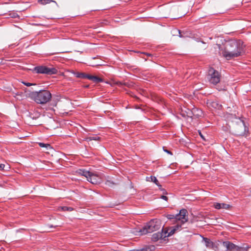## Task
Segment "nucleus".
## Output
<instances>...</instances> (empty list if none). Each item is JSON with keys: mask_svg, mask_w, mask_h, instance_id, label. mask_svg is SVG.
Returning <instances> with one entry per match:
<instances>
[{"mask_svg": "<svg viewBox=\"0 0 251 251\" xmlns=\"http://www.w3.org/2000/svg\"><path fill=\"white\" fill-rule=\"evenodd\" d=\"M216 46L219 49V54L227 60L241 56L244 52L245 46L241 40H230L225 46L220 44H216Z\"/></svg>", "mask_w": 251, "mask_h": 251, "instance_id": "nucleus-1", "label": "nucleus"}, {"mask_svg": "<svg viewBox=\"0 0 251 251\" xmlns=\"http://www.w3.org/2000/svg\"><path fill=\"white\" fill-rule=\"evenodd\" d=\"M29 97L37 104H44L51 100V94L49 90L43 89L30 92Z\"/></svg>", "mask_w": 251, "mask_h": 251, "instance_id": "nucleus-2", "label": "nucleus"}, {"mask_svg": "<svg viewBox=\"0 0 251 251\" xmlns=\"http://www.w3.org/2000/svg\"><path fill=\"white\" fill-rule=\"evenodd\" d=\"M161 227V222L156 219L151 220L140 230L142 234H146L157 230Z\"/></svg>", "mask_w": 251, "mask_h": 251, "instance_id": "nucleus-3", "label": "nucleus"}, {"mask_svg": "<svg viewBox=\"0 0 251 251\" xmlns=\"http://www.w3.org/2000/svg\"><path fill=\"white\" fill-rule=\"evenodd\" d=\"M220 73L213 68H210L208 71L207 79L210 83L216 85L221 80Z\"/></svg>", "mask_w": 251, "mask_h": 251, "instance_id": "nucleus-4", "label": "nucleus"}, {"mask_svg": "<svg viewBox=\"0 0 251 251\" xmlns=\"http://www.w3.org/2000/svg\"><path fill=\"white\" fill-rule=\"evenodd\" d=\"M188 211L185 209H182L180 210L179 213L176 214H168L167 218L169 220L175 219L176 221H180L181 223L184 224L188 221V217L186 214Z\"/></svg>", "mask_w": 251, "mask_h": 251, "instance_id": "nucleus-5", "label": "nucleus"}, {"mask_svg": "<svg viewBox=\"0 0 251 251\" xmlns=\"http://www.w3.org/2000/svg\"><path fill=\"white\" fill-rule=\"evenodd\" d=\"M33 71L37 74H45L47 75H55L57 70L54 67H48L46 66H38L34 67Z\"/></svg>", "mask_w": 251, "mask_h": 251, "instance_id": "nucleus-6", "label": "nucleus"}, {"mask_svg": "<svg viewBox=\"0 0 251 251\" xmlns=\"http://www.w3.org/2000/svg\"><path fill=\"white\" fill-rule=\"evenodd\" d=\"M248 133L249 128L243 121L241 124L238 125L235 128V134L237 136H247Z\"/></svg>", "mask_w": 251, "mask_h": 251, "instance_id": "nucleus-7", "label": "nucleus"}, {"mask_svg": "<svg viewBox=\"0 0 251 251\" xmlns=\"http://www.w3.org/2000/svg\"><path fill=\"white\" fill-rule=\"evenodd\" d=\"M223 246L226 248V251H243V248L235 245L229 241H225Z\"/></svg>", "mask_w": 251, "mask_h": 251, "instance_id": "nucleus-8", "label": "nucleus"}, {"mask_svg": "<svg viewBox=\"0 0 251 251\" xmlns=\"http://www.w3.org/2000/svg\"><path fill=\"white\" fill-rule=\"evenodd\" d=\"M87 180L92 184H96L100 182L101 178L99 175L91 172Z\"/></svg>", "mask_w": 251, "mask_h": 251, "instance_id": "nucleus-9", "label": "nucleus"}, {"mask_svg": "<svg viewBox=\"0 0 251 251\" xmlns=\"http://www.w3.org/2000/svg\"><path fill=\"white\" fill-rule=\"evenodd\" d=\"M164 234V228H162L161 232H157L152 234L151 240L154 242L157 241L159 239H164L165 238Z\"/></svg>", "mask_w": 251, "mask_h": 251, "instance_id": "nucleus-10", "label": "nucleus"}, {"mask_svg": "<svg viewBox=\"0 0 251 251\" xmlns=\"http://www.w3.org/2000/svg\"><path fill=\"white\" fill-rule=\"evenodd\" d=\"M146 179L147 181L154 182L157 186H158L159 189L163 191V194H167L165 190L162 188L161 185L159 184L157 179L155 176H151L150 177H147Z\"/></svg>", "mask_w": 251, "mask_h": 251, "instance_id": "nucleus-11", "label": "nucleus"}, {"mask_svg": "<svg viewBox=\"0 0 251 251\" xmlns=\"http://www.w3.org/2000/svg\"><path fill=\"white\" fill-rule=\"evenodd\" d=\"M207 104L209 107L217 109H220L222 107V105L217 100H208Z\"/></svg>", "mask_w": 251, "mask_h": 251, "instance_id": "nucleus-12", "label": "nucleus"}, {"mask_svg": "<svg viewBox=\"0 0 251 251\" xmlns=\"http://www.w3.org/2000/svg\"><path fill=\"white\" fill-rule=\"evenodd\" d=\"M203 116V112L201 110L196 107L193 108V118L197 119Z\"/></svg>", "mask_w": 251, "mask_h": 251, "instance_id": "nucleus-13", "label": "nucleus"}, {"mask_svg": "<svg viewBox=\"0 0 251 251\" xmlns=\"http://www.w3.org/2000/svg\"><path fill=\"white\" fill-rule=\"evenodd\" d=\"M203 240L204 241L205 245L207 248L212 249H214L215 247V244L210 239L203 237Z\"/></svg>", "mask_w": 251, "mask_h": 251, "instance_id": "nucleus-14", "label": "nucleus"}, {"mask_svg": "<svg viewBox=\"0 0 251 251\" xmlns=\"http://www.w3.org/2000/svg\"><path fill=\"white\" fill-rule=\"evenodd\" d=\"M214 207L215 208L217 209H227L229 207V205L224 203H215L214 204Z\"/></svg>", "mask_w": 251, "mask_h": 251, "instance_id": "nucleus-15", "label": "nucleus"}, {"mask_svg": "<svg viewBox=\"0 0 251 251\" xmlns=\"http://www.w3.org/2000/svg\"><path fill=\"white\" fill-rule=\"evenodd\" d=\"M76 173L82 176H84L87 178V179L88 177V176H89V175L90 174L91 172L87 171L85 169H79L76 171Z\"/></svg>", "mask_w": 251, "mask_h": 251, "instance_id": "nucleus-16", "label": "nucleus"}, {"mask_svg": "<svg viewBox=\"0 0 251 251\" xmlns=\"http://www.w3.org/2000/svg\"><path fill=\"white\" fill-rule=\"evenodd\" d=\"M169 230L170 231H168V230L164 229V234L165 235L164 237H165V238L172 235L176 231L175 229H174L173 227H172Z\"/></svg>", "mask_w": 251, "mask_h": 251, "instance_id": "nucleus-17", "label": "nucleus"}, {"mask_svg": "<svg viewBox=\"0 0 251 251\" xmlns=\"http://www.w3.org/2000/svg\"><path fill=\"white\" fill-rule=\"evenodd\" d=\"M91 80L95 83H99V82H103V80L102 78L99 77L97 76H95V75H93Z\"/></svg>", "mask_w": 251, "mask_h": 251, "instance_id": "nucleus-18", "label": "nucleus"}, {"mask_svg": "<svg viewBox=\"0 0 251 251\" xmlns=\"http://www.w3.org/2000/svg\"><path fill=\"white\" fill-rule=\"evenodd\" d=\"M39 146L41 148H45L47 150H49L51 149H52L50 145L49 144H45L44 143H38Z\"/></svg>", "mask_w": 251, "mask_h": 251, "instance_id": "nucleus-19", "label": "nucleus"}, {"mask_svg": "<svg viewBox=\"0 0 251 251\" xmlns=\"http://www.w3.org/2000/svg\"><path fill=\"white\" fill-rule=\"evenodd\" d=\"M38 2L43 5H45L50 2H54L56 3V2L53 0H38Z\"/></svg>", "mask_w": 251, "mask_h": 251, "instance_id": "nucleus-20", "label": "nucleus"}, {"mask_svg": "<svg viewBox=\"0 0 251 251\" xmlns=\"http://www.w3.org/2000/svg\"><path fill=\"white\" fill-rule=\"evenodd\" d=\"M186 116L188 117L193 118V108L192 109H187L186 111Z\"/></svg>", "mask_w": 251, "mask_h": 251, "instance_id": "nucleus-21", "label": "nucleus"}, {"mask_svg": "<svg viewBox=\"0 0 251 251\" xmlns=\"http://www.w3.org/2000/svg\"><path fill=\"white\" fill-rule=\"evenodd\" d=\"M73 73L77 78H84L85 73H80V72H74Z\"/></svg>", "mask_w": 251, "mask_h": 251, "instance_id": "nucleus-22", "label": "nucleus"}, {"mask_svg": "<svg viewBox=\"0 0 251 251\" xmlns=\"http://www.w3.org/2000/svg\"><path fill=\"white\" fill-rule=\"evenodd\" d=\"M179 223H178L176 225L173 226V227L175 229L176 231L179 230L181 228V226L183 224L181 223L180 221H178Z\"/></svg>", "mask_w": 251, "mask_h": 251, "instance_id": "nucleus-23", "label": "nucleus"}, {"mask_svg": "<svg viewBox=\"0 0 251 251\" xmlns=\"http://www.w3.org/2000/svg\"><path fill=\"white\" fill-rule=\"evenodd\" d=\"M105 184L108 186L111 187L112 186L116 184V183L112 180H107L105 182Z\"/></svg>", "mask_w": 251, "mask_h": 251, "instance_id": "nucleus-24", "label": "nucleus"}, {"mask_svg": "<svg viewBox=\"0 0 251 251\" xmlns=\"http://www.w3.org/2000/svg\"><path fill=\"white\" fill-rule=\"evenodd\" d=\"M61 209L63 211H72L73 210V208L71 207H68V206H62L61 207Z\"/></svg>", "mask_w": 251, "mask_h": 251, "instance_id": "nucleus-25", "label": "nucleus"}, {"mask_svg": "<svg viewBox=\"0 0 251 251\" xmlns=\"http://www.w3.org/2000/svg\"><path fill=\"white\" fill-rule=\"evenodd\" d=\"M117 84L119 86H122L123 85L126 86L127 87H130L131 86V85L128 82L122 83L121 82H117Z\"/></svg>", "mask_w": 251, "mask_h": 251, "instance_id": "nucleus-26", "label": "nucleus"}, {"mask_svg": "<svg viewBox=\"0 0 251 251\" xmlns=\"http://www.w3.org/2000/svg\"><path fill=\"white\" fill-rule=\"evenodd\" d=\"M92 76H93L92 75H89V74H85L84 78H87V79H88L91 80Z\"/></svg>", "mask_w": 251, "mask_h": 251, "instance_id": "nucleus-27", "label": "nucleus"}, {"mask_svg": "<svg viewBox=\"0 0 251 251\" xmlns=\"http://www.w3.org/2000/svg\"><path fill=\"white\" fill-rule=\"evenodd\" d=\"M23 84L26 86H30L35 85V84H33V83H29V82H23Z\"/></svg>", "mask_w": 251, "mask_h": 251, "instance_id": "nucleus-28", "label": "nucleus"}, {"mask_svg": "<svg viewBox=\"0 0 251 251\" xmlns=\"http://www.w3.org/2000/svg\"><path fill=\"white\" fill-rule=\"evenodd\" d=\"M150 249V251H153L155 250L154 246H150L147 249V250Z\"/></svg>", "mask_w": 251, "mask_h": 251, "instance_id": "nucleus-29", "label": "nucleus"}, {"mask_svg": "<svg viewBox=\"0 0 251 251\" xmlns=\"http://www.w3.org/2000/svg\"><path fill=\"white\" fill-rule=\"evenodd\" d=\"M162 199L166 201H168V197L166 196H164V195H162L160 197Z\"/></svg>", "mask_w": 251, "mask_h": 251, "instance_id": "nucleus-30", "label": "nucleus"}, {"mask_svg": "<svg viewBox=\"0 0 251 251\" xmlns=\"http://www.w3.org/2000/svg\"><path fill=\"white\" fill-rule=\"evenodd\" d=\"M4 167H5V165L4 164H0V170L1 171V170H4Z\"/></svg>", "mask_w": 251, "mask_h": 251, "instance_id": "nucleus-31", "label": "nucleus"}, {"mask_svg": "<svg viewBox=\"0 0 251 251\" xmlns=\"http://www.w3.org/2000/svg\"><path fill=\"white\" fill-rule=\"evenodd\" d=\"M164 151L165 152H166L167 153H168V154L172 155V152L171 151H168L167 150H164Z\"/></svg>", "mask_w": 251, "mask_h": 251, "instance_id": "nucleus-32", "label": "nucleus"}, {"mask_svg": "<svg viewBox=\"0 0 251 251\" xmlns=\"http://www.w3.org/2000/svg\"><path fill=\"white\" fill-rule=\"evenodd\" d=\"M99 138H100V137H92V140H98Z\"/></svg>", "mask_w": 251, "mask_h": 251, "instance_id": "nucleus-33", "label": "nucleus"}, {"mask_svg": "<svg viewBox=\"0 0 251 251\" xmlns=\"http://www.w3.org/2000/svg\"><path fill=\"white\" fill-rule=\"evenodd\" d=\"M178 33H179V36L180 38L182 37L183 36H182V35H181V32H180V30H178Z\"/></svg>", "mask_w": 251, "mask_h": 251, "instance_id": "nucleus-34", "label": "nucleus"}, {"mask_svg": "<svg viewBox=\"0 0 251 251\" xmlns=\"http://www.w3.org/2000/svg\"><path fill=\"white\" fill-rule=\"evenodd\" d=\"M48 226L50 228L54 227L53 225H48Z\"/></svg>", "mask_w": 251, "mask_h": 251, "instance_id": "nucleus-35", "label": "nucleus"}, {"mask_svg": "<svg viewBox=\"0 0 251 251\" xmlns=\"http://www.w3.org/2000/svg\"><path fill=\"white\" fill-rule=\"evenodd\" d=\"M21 94H22V93L21 94H19L18 93L16 94V96H21Z\"/></svg>", "mask_w": 251, "mask_h": 251, "instance_id": "nucleus-36", "label": "nucleus"}, {"mask_svg": "<svg viewBox=\"0 0 251 251\" xmlns=\"http://www.w3.org/2000/svg\"><path fill=\"white\" fill-rule=\"evenodd\" d=\"M85 88H88L89 87V85H86L84 86Z\"/></svg>", "mask_w": 251, "mask_h": 251, "instance_id": "nucleus-37", "label": "nucleus"}, {"mask_svg": "<svg viewBox=\"0 0 251 251\" xmlns=\"http://www.w3.org/2000/svg\"><path fill=\"white\" fill-rule=\"evenodd\" d=\"M147 55H148V56H151V54H149V53H147Z\"/></svg>", "mask_w": 251, "mask_h": 251, "instance_id": "nucleus-38", "label": "nucleus"}]
</instances>
